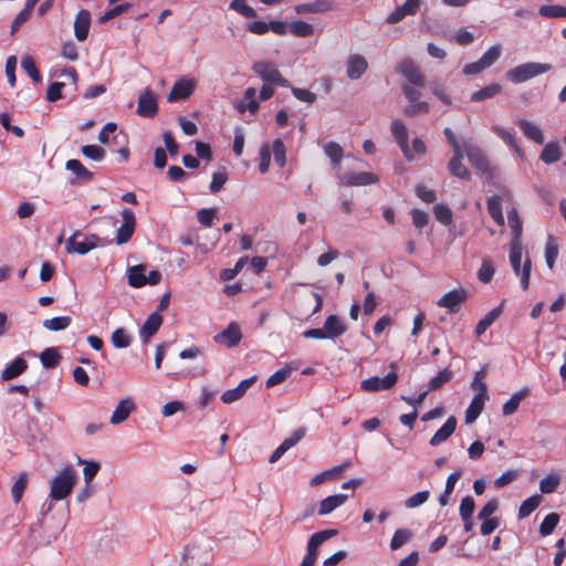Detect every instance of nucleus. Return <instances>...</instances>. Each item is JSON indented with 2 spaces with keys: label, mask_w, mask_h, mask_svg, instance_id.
I'll return each instance as SVG.
<instances>
[{
  "label": "nucleus",
  "mask_w": 566,
  "mask_h": 566,
  "mask_svg": "<svg viewBox=\"0 0 566 566\" xmlns=\"http://www.w3.org/2000/svg\"><path fill=\"white\" fill-rule=\"evenodd\" d=\"M77 472L75 469L67 464L55 472L49 481V496L42 504L41 514L46 516L53 511L56 502L66 500L77 483Z\"/></svg>",
  "instance_id": "f257e3e1"
},
{
  "label": "nucleus",
  "mask_w": 566,
  "mask_h": 566,
  "mask_svg": "<svg viewBox=\"0 0 566 566\" xmlns=\"http://www.w3.org/2000/svg\"><path fill=\"white\" fill-rule=\"evenodd\" d=\"M552 65L547 63L527 62L520 64L506 72V77L514 84L524 83L538 75L547 73Z\"/></svg>",
  "instance_id": "f03ea898"
},
{
  "label": "nucleus",
  "mask_w": 566,
  "mask_h": 566,
  "mask_svg": "<svg viewBox=\"0 0 566 566\" xmlns=\"http://www.w3.org/2000/svg\"><path fill=\"white\" fill-rule=\"evenodd\" d=\"M523 245L522 243L511 242L510 243V263L516 276L521 280L523 290H527L530 285V276L532 262L530 258H526L523 265L522 262Z\"/></svg>",
  "instance_id": "7ed1b4c3"
},
{
  "label": "nucleus",
  "mask_w": 566,
  "mask_h": 566,
  "mask_svg": "<svg viewBox=\"0 0 566 566\" xmlns=\"http://www.w3.org/2000/svg\"><path fill=\"white\" fill-rule=\"evenodd\" d=\"M98 237L85 234L81 231L74 232L65 242L67 253L86 254L97 247Z\"/></svg>",
  "instance_id": "20e7f679"
},
{
  "label": "nucleus",
  "mask_w": 566,
  "mask_h": 566,
  "mask_svg": "<svg viewBox=\"0 0 566 566\" xmlns=\"http://www.w3.org/2000/svg\"><path fill=\"white\" fill-rule=\"evenodd\" d=\"M252 70L269 84H276L283 87L289 86L287 80H285L276 65L271 62L260 61L253 64Z\"/></svg>",
  "instance_id": "39448f33"
},
{
  "label": "nucleus",
  "mask_w": 566,
  "mask_h": 566,
  "mask_svg": "<svg viewBox=\"0 0 566 566\" xmlns=\"http://www.w3.org/2000/svg\"><path fill=\"white\" fill-rule=\"evenodd\" d=\"M339 186L346 187H358L377 184L379 178L374 172L361 171V172H336Z\"/></svg>",
  "instance_id": "423d86ee"
},
{
  "label": "nucleus",
  "mask_w": 566,
  "mask_h": 566,
  "mask_svg": "<svg viewBox=\"0 0 566 566\" xmlns=\"http://www.w3.org/2000/svg\"><path fill=\"white\" fill-rule=\"evenodd\" d=\"M398 380L395 371L388 373L385 377L374 376L360 382V389L367 392L388 390L392 388Z\"/></svg>",
  "instance_id": "0eeeda50"
},
{
  "label": "nucleus",
  "mask_w": 566,
  "mask_h": 566,
  "mask_svg": "<svg viewBox=\"0 0 566 566\" xmlns=\"http://www.w3.org/2000/svg\"><path fill=\"white\" fill-rule=\"evenodd\" d=\"M468 298V292L463 287L454 289L446 293L438 302L439 307L446 308L450 314L458 313L462 303Z\"/></svg>",
  "instance_id": "6e6552de"
},
{
  "label": "nucleus",
  "mask_w": 566,
  "mask_h": 566,
  "mask_svg": "<svg viewBox=\"0 0 566 566\" xmlns=\"http://www.w3.org/2000/svg\"><path fill=\"white\" fill-rule=\"evenodd\" d=\"M399 72L406 80L416 87L424 86V75L420 67L412 60H403L397 66Z\"/></svg>",
  "instance_id": "1a4fd4ad"
},
{
  "label": "nucleus",
  "mask_w": 566,
  "mask_h": 566,
  "mask_svg": "<svg viewBox=\"0 0 566 566\" xmlns=\"http://www.w3.org/2000/svg\"><path fill=\"white\" fill-rule=\"evenodd\" d=\"M197 81L191 77L184 76L179 78L169 92L168 102H177L188 98L195 91Z\"/></svg>",
  "instance_id": "9d476101"
},
{
  "label": "nucleus",
  "mask_w": 566,
  "mask_h": 566,
  "mask_svg": "<svg viewBox=\"0 0 566 566\" xmlns=\"http://www.w3.org/2000/svg\"><path fill=\"white\" fill-rule=\"evenodd\" d=\"M463 153L467 155L470 164L478 170L482 172H488L490 170V164L484 155L483 150L469 142L463 143Z\"/></svg>",
  "instance_id": "9b49d317"
},
{
  "label": "nucleus",
  "mask_w": 566,
  "mask_h": 566,
  "mask_svg": "<svg viewBox=\"0 0 566 566\" xmlns=\"http://www.w3.org/2000/svg\"><path fill=\"white\" fill-rule=\"evenodd\" d=\"M123 223L118 228L116 233V242L117 244H124L128 242L135 231L136 228V218L134 212L130 209H123L122 212Z\"/></svg>",
  "instance_id": "f8f14e48"
},
{
  "label": "nucleus",
  "mask_w": 566,
  "mask_h": 566,
  "mask_svg": "<svg viewBox=\"0 0 566 566\" xmlns=\"http://www.w3.org/2000/svg\"><path fill=\"white\" fill-rule=\"evenodd\" d=\"M345 67L346 76L352 81H356L368 70V62L364 55L355 53L347 57Z\"/></svg>",
  "instance_id": "ddd939ff"
},
{
  "label": "nucleus",
  "mask_w": 566,
  "mask_h": 566,
  "mask_svg": "<svg viewBox=\"0 0 566 566\" xmlns=\"http://www.w3.org/2000/svg\"><path fill=\"white\" fill-rule=\"evenodd\" d=\"M422 0H406L401 6H398L387 18L388 24H396L403 20L407 15L417 13L421 6Z\"/></svg>",
  "instance_id": "4468645a"
},
{
  "label": "nucleus",
  "mask_w": 566,
  "mask_h": 566,
  "mask_svg": "<svg viewBox=\"0 0 566 566\" xmlns=\"http://www.w3.org/2000/svg\"><path fill=\"white\" fill-rule=\"evenodd\" d=\"M157 112V97L149 88H146L138 98L137 113L143 117L151 118Z\"/></svg>",
  "instance_id": "2eb2a0df"
},
{
  "label": "nucleus",
  "mask_w": 566,
  "mask_h": 566,
  "mask_svg": "<svg viewBox=\"0 0 566 566\" xmlns=\"http://www.w3.org/2000/svg\"><path fill=\"white\" fill-rule=\"evenodd\" d=\"M136 410V403L132 397L122 398L115 407L109 422L114 426L123 423Z\"/></svg>",
  "instance_id": "dca6fc26"
},
{
  "label": "nucleus",
  "mask_w": 566,
  "mask_h": 566,
  "mask_svg": "<svg viewBox=\"0 0 566 566\" xmlns=\"http://www.w3.org/2000/svg\"><path fill=\"white\" fill-rule=\"evenodd\" d=\"M390 132L391 135L394 136V139L401 149L405 158H410L411 154L409 151L407 126L401 120L395 119L391 122Z\"/></svg>",
  "instance_id": "f3484780"
},
{
  "label": "nucleus",
  "mask_w": 566,
  "mask_h": 566,
  "mask_svg": "<svg viewBox=\"0 0 566 566\" xmlns=\"http://www.w3.org/2000/svg\"><path fill=\"white\" fill-rule=\"evenodd\" d=\"M241 338L242 334L239 325L237 323H230L224 331L214 335L213 340L227 347H234L240 343Z\"/></svg>",
  "instance_id": "a211bd4d"
},
{
  "label": "nucleus",
  "mask_w": 566,
  "mask_h": 566,
  "mask_svg": "<svg viewBox=\"0 0 566 566\" xmlns=\"http://www.w3.org/2000/svg\"><path fill=\"white\" fill-rule=\"evenodd\" d=\"M163 324V317L158 312L150 314L139 329V337L144 344L149 343L150 338L158 332Z\"/></svg>",
  "instance_id": "6ab92c4d"
},
{
  "label": "nucleus",
  "mask_w": 566,
  "mask_h": 566,
  "mask_svg": "<svg viewBox=\"0 0 566 566\" xmlns=\"http://www.w3.org/2000/svg\"><path fill=\"white\" fill-rule=\"evenodd\" d=\"M254 381H255V377L253 376V377L243 379L237 387L226 390L221 395L222 402L230 405V403H233V402L240 400L245 395V392L248 391V389L252 386V384Z\"/></svg>",
  "instance_id": "aec40b11"
},
{
  "label": "nucleus",
  "mask_w": 566,
  "mask_h": 566,
  "mask_svg": "<svg viewBox=\"0 0 566 566\" xmlns=\"http://www.w3.org/2000/svg\"><path fill=\"white\" fill-rule=\"evenodd\" d=\"M464 153L463 149L453 150V156L448 164L449 171L457 178L469 180L471 177L470 171L463 165Z\"/></svg>",
  "instance_id": "412c9836"
},
{
  "label": "nucleus",
  "mask_w": 566,
  "mask_h": 566,
  "mask_svg": "<svg viewBox=\"0 0 566 566\" xmlns=\"http://www.w3.org/2000/svg\"><path fill=\"white\" fill-rule=\"evenodd\" d=\"M334 8L332 0H315L308 3H300L294 7L297 14L324 13Z\"/></svg>",
  "instance_id": "4be33fe9"
},
{
  "label": "nucleus",
  "mask_w": 566,
  "mask_h": 566,
  "mask_svg": "<svg viewBox=\"0 0 566 566\" xmlns=\"http://www.w3.org/2000/svg\"><path fill=\"white\" fill-rule=\"evenodd\" d=\"M336 534H337L336 530H324V531L314 533L308 539L307 552L305 555L316 558L318 547L327 539L334 537Z\"/></svg>",
  "instance_id": "5701e85b"
},
{
  "label": "nucleus",
  "mask_w": 566,
  "mask_h": 566,
  "mask_svg": "<svg viewBox=\"0 0 566 566\" xmlns=\"http://www.w3.org/2000/svg\"><path fill=\"white\" fill-rule=\"evenodd\" d=\"M91 27V13L87 10H80L74 21V34L78 41L86 40Z\"/></svg>",
  "instance_id": "b1692460"
},
{
  "label": "nucleus",
  "mask_w": 566,
  "mask_h": 566,
  "mask_svg": "<svg viewBox=\"0 0 566 566\" xmlns=\"http://www.w3.org/2000/svg\"><path fill=\"white\" fill-rule=\"evenodd\" d=\"M517 125L528 139L539 145L544 143V134L538 125L523 118L517 120Z\"/></svg>",
  "instance_id": "393cba45"
},
{
  "label": "nucleus",
  "mask_w": 566,
  "mask_h": 566,
  "mask_svg": "<svg viewBox=\"0 0 566 566\" xmlns=\"http://www.w3.org/2000/svg\"><path fill=\"white\" fill-rule=\"evenodd\" d=\"M323 326L328 338H336L347 331L346 323L337 315H329Z\"/></svg>",
  "instance_id": "a878e982"
},
{
  "label": "nucleus",
  "mask_w": 566,
  "mask_h": 566,
  "mask_svg": "<svg viewBox=\"0 0 566 566\" xmlns=\"http://www.w3.org/2000/svg\"><path fill=\"white\" fill-rule=\"evenodd\" d=\"M256 90L254 87H248L244 91L242 101L238 102L235 107L239 113L250 112L254 114L259 109V102L255 98Z\"/></svg>",
  "instance_id": "bb28decb"
},
{
  "label": "nucleus",
  "mask_w": 566,
  "mask_h": 566,
  "mask_svg": "<svg viewBox=\"0 0 566 566\" xmlns=\"http://www.w3.org/2000/svg\"><path fill=\"white\" fill-rule=\"evenodd\" d=\"M455 428L457 419L454 417H449L443 426L432 436L430 444L432 447L441 444L454 432Z\"/></svg>",
  "instance_id": "cd10ccee"
},
{
  "label": "nucleus",
  "mask_w": 566,
  "mask_h": 566,
  "mask_svg": "<svg viewBox=\"0 0 566 566\" xmlns=\"http://www.w3.org/2000/svg\"><path fill=\"white\" fill-rule=\"evenodd\" d=\"M348 499V495L346 494H334L325 497L321 501L319 507H318V514L319 515H327L332 513L337 507L342 506Z\"/></svg>",
  "instance_id": "c85d7f7f"
},
{
  "label": "nucleus",
  "mask_w": 566,
  "mask_h": 566,
  "mask_svg": "<svg viewBox=\"0 0 566 566\" xmlns=\"http://www.w3.org/2000/svg\"><path fill=\"white\" fill-rule=\"evenodd\" d=\"M491 130L499 137L502 139L503 143H505L509 147H511L512 149H514L516 151V154L520 156V157H523L524 156V151L522 150V148L517 145L516 143V139H515V136L512 132L501 127L500 125H492L491 126Z\"/></svg>",
  "instance_id": "c756f323"
},
{
  "label": "nucleus",
  "mask_w": 566,
  "mask_h": 566,
  "mask_svg": "<svg viewBox=\"0 0 566 566\" xmlns=\"http://www.w3.org/2000/svg\"><path fill=\"white\" fill-rule=\"evenodd\" d=\"M28 367L27 361L22 357H17L10 365H8L2 374L1 379L4 381L11 380L21 375Z\"/></svg>",
  "instance_id": "7c9ffc66"
},
{
  "label": "nucleus",
  "mask_w": 566,
  "mask_h": 566,
  "mask_svg": "<svg viewBox=\"0 0 566 566\" xmlns=\"http://www.w3.org/2000/svg\"><path fill=\"white\" fill-rule=\"evenodd\" d=\"M324 153L331 159L333 168L338 172L344 156L343 148L335 142H328L324 145Z\"/></svg>",
  "instance_id": "2f4dec72"
},
{
  "label": "nucleus",
  "mask_w": 566,
  "mask_h": 566,
  "mask_svg": "<svg viewBox=\"0 0 566 566\" xmlns=\"http://www.w3.org/2000/svg\"><path fill=\"white\" fill-rule=\"evenodd\" d=\"M528 388H523L516 392H514L511 398L503 405L502 412L504 416L513 415L522 400L528 395Z\"/></svg>",
  "instance_id": "473e14b6"
},
{
  "label": "nucleus",
  "mask_w": 566,
  "mask_h": 566,
  "mask_svg": "<svg viewBox=\"0 0 566 566\" xmlns=\"http://www.w3.org/2000/svg\"><path fill=\"white\" fill-rule=\"evenodd\" d=\"M502 307H495L482 317L475 326V335L480 337L500 317Z\"/></svg>",
  "instance_id": "72a5a7b5"
},
{
  "label": "nucleus",
  "mask_w": 566,
  "mask_h": 566,
  "mask_svg": "<svg viewBox=\"0 0 566 566\" xmlns=\"http://www.w3.org/2000/svg\"><path fill=\"white\" fill-rule=\"evenodd\" d=\"M545 164H554L560 159V146L557 142L547 143L539 156Z\"/></svg>",
  "instance_id": "f704fd0d"
},
{
  "label": "nucleus",
  "mask_w": 566,
  "mask_h": 566,
  "mask_svg": "<svg viewBox=\"0 0 566 566\" xmlns=\"http://www.w3.org/2000/svg\"><path fill=\"white\" fill-rule=\"evenodd\" d=\"M501 91H502V86L500 84L493 83V84L486 85L483 88L474 92L471 95V101L479 103V102H483L485 99H491V98L495 97L496 95H499L501 93Z\"/></svg>",
  "instance_id": "c9c22d12"
},
{
  "label": "nucleus",
  "mask_w": 566,
  "mask_h": 566,
  "mask_svg": "<svg viewBox=\"0 0 566 566\" xmlns=\"http://www.w3.org/2000/svg\"><path fill=\"white\" fill-rule=\"evenodd\" d=\"M507 223L512 230V241L516 243H522L521 237H522V221L518 217V212L515 208H512L507 211Z\"/></svg>",
  "instance_id": "e433bc0d"
},
{
  "label": "nucleus",
  "mask_w": 566,
  "mask_h": 566,
  "mask_svg": "<svg viewBox=\"0 0 566 566\" xmlns=\"http://www.w3.org/2000/svg\"><path fill=\"white\" fill-rule=\"evenodd\" d=\"M65 168L74 174L78 180L86 181L91 180L93 177V174L77 159L67 160Z\"/></svg>",
  "instance_id": "4c0bfd02"
},
{
  "label": "nucleus",
  "mask_w": 566,
  "mask_h": 566,
  "mask_svg": "<svg viewBox=\"0 0 566 566\" xmlns=\"http://www.w3.org/2000/svg\"><path fill=\"white\" fill-rule=\"evenodd\" d=\"M488 211L491 218L501 227L504 226L505 220L502 213V203L501 198L497 196H493L488 199Z\"/></svg>",
  "instance_id": "58836bf2"
},
{
  "label": "nucleus",
  "mask_w": 566,
  "mask_h": 566,
  "mask_svg": "<svg viewBox=\"0 0 566 566\" xmlns=\"http://www.w3.org/2000/svg\"><path fill=\"white\" fill-rule=\"evenodd\" d=\"M488 400V398H482L474 396L470 406L468 407L465 411V422L472 423L476 420V418L480 416V413L483 410L484 403Z\"/></svg>",
  "instance_id": "ea45409f"
},
{
  "label": "nucleus",
  "mask_w": 566,
  "mask_h": 566,
  "mask_svg": "<svg viewBox=\"0 0 566 566\" xmlns=\"http://www.w3.org/2000/svg\"><path fill=\"white\" fill-rule=\"evenodd\" d=\"M144 272L145 266L142 264L129 268L127 275L128 284L133 287H142L146 285V275Z\"/></svg>",
  "instance_id": "a19ab883"
},
{
  "label": "nucleus",
  "mask_w": 566,
  "mask_h": 566,
  "mask_svg": "<svg viewBox=\"0 0 566 566\" xmlns=\"http://www.w3.org/2000/svg\"><path fill=\"white\" fill-rule=\"evenodd\" d=\"M542 503L541 495H533L524 500L518 509V518L523 520L530 516Z\"/></svg>",
  "instance_id": "79ce46f5"
},
{
  "label": "nucleus",
  "mask_w": 566,
  "mask_h": 566,
  "mask_svg": "<svg viewBox=\"0 0 566 566\" xmlns=\"http://www.w3.org/2000/svg\"><path fill=\"white\" fill-rule=\"evenodd\" d=\"M559 253L558 244L553 235H548L545 244V261L552 270Z\"/></svg>",
  "instance_id": "37998d69"
},
{
  "label": "nucleus",
  "mask_w": 566,
  "mask_h": 566,
  "mask_svg": "<svg viewBox=\"0 0 566 566\" xmlns=\"http://www.w3.org/2000/svg\"><path fill=\"white\" fill-rule=\"evenodd\" d=\"M290 32L300 38L311 36L314 33V28L312 24L303 21L295 20L289 24Z\"/></svg>",
  "instance_id": "c03bdc74"
},
{
  "label": "nucleus",
  "mask_w": 566,
  "mask_h": 566,
  "mask_svg": "<svg viewBox=\"0 0 566 566\" xmlns=\"http://www.w3.org/2000/svg\"><path fill=\"white\" fill-rule=\"evenodd\" d=\"M72 318L70 316H57L45 319L43 326L52 332H59L67 328L71 325Z\"/></svg>",
  "instance_id": "a18cd8bd"
},
{
  "label": "nucleus",
  "mask_w": 566,
  "mask_h": 566,
  "mask_svg": "<svg viewBox=\"0 0 566 566\" xmlns=\"http://www.w3.org/2000/svg\"><path fill=\"white\" fill-rule=\"evenodd\" d=\"M111 342L115 348H127L132 344V337L124 328H117L112 333Z\"/></svg>",
  "instance_id": "49530a36"
},
{
  "label": "nucleus",
  "mask_w": 566,
  "mask_h": 566,
  "mask_svg": "<svg viewBox=\"0 0 566 566\" xmlns=\"http://www.w3.org/2000/svg\"><path fill=\"white\" fill-rule=\"evenodd\" d=\"M538 13L545 18H564L566 17V7L559 4H545L539 8Z\"/></svg>",
  "instance_id": "de8ad7c7"
},
{
  "label": "nucleus",
  "mask_w": 566,
  "mask_h": 566,
  "mask_svg": "<svg viewBox=\"0 0 566 566\" xmlns=\"http://www.w3.org/2000/svg\"><path fill=\"white\" fill-rule=\"evenodd\" d=\"M502 46L500 44H494L489 48L480 57V61L484 65L485 69L493 65L501 56Z\"/></svg>",
  "instance_id": "09e8293b"
},
{
  "label": "nucleus",
  "mask_w": 566,
  "mask_h": 566,
  "mask_svg": "<svg viewBox=\"0 0 566 566\" xmlns=\"http://www.w3.org/2000/svg\"><path fill=\"white\" fill-rule=\"evenodd\" d=\"M560 478L557 473H549L539 482V490L544 494L553 493L559 485Z\"/></svg>",
  "instance_id": "8fccbe9b"
},
{
  "label": "nucleus",
  "mask_w": 566,
  "mask_h": 566,
  "mask_svg": "<svg viewBox=\"0 0 566 566\" xmlns=\"http://www.w3.org/2000/svg\"><path fill=\"white\" fill-rule=\"evenodd\" d=\"M559 522V515L557 513L547 514L539 525V533L542 536H548L553 533Z\"/></svg>",
  "instance_id": "3c124183"
},
{
  "label": "nucleus",
  "mask_w": 566,
  "mask_h": 566,
  "mask_svg": "<svg viewBox=\"0 0 566 566\" xmlns=\"http://www.w3.org/2000/svg\"><path fill=\"white\" fill-rule=\"evenodd\" d=\"M28 485V475L25 473H21L15 482L12 485L11 489V495L15 503H19L22 499V495L27 489Z\"/></svg>",
  "instance_id": "603ef678"
},
{
  "label": "nucleus",
  "mask_w": 566,
  "mask_h": 566,
  "mask_svg": "<svg viewBox=\"0 0 566 566\" xmlns=\"http://www.w3.org/2000/svg\"><path fill=\"white\" fill-rule=\"evenodd\" d=\"M459 478H460V472L459 471L452 472L448 476L447 482H446L444 492L439 497V503H440L441 506H446L448 504L449 496L453 492L455 483L458 482Z\"/></svg>",
  "instance_id": "864d4df0"
},
{
  "label": "nucleus",
  "mask_w": 566,
  "mask_h": 566,
  "mask_svg": "<svg viewBox=\"0 0 566 566\" xmlns=\"http://www.w3.org/2000/svg\"><path fill=\"white\" fill-rule=\"evenodd\" d=\"M271 150L273 151L276 165L280 168H283L286 163V148L283 142L280 138H276L271 146Z\"/></svg>",
  "instance_id": "5fc2aeb1"
},
{
  "label": "nucleus",
  "mask_w": 566,
  "mask_h": 566,
  "mask_svg": "<svg viewBox=\"0 0 566 566\" xmlns=\"http://www.w3.org/2000/svg\"><path fill=\"white\" fill-rule=\"evenodd\" d=\"M78 463L85 464L83 469L84 483H92L101 469V464L96 461H84L81 458H78Z\"/></svg>",
  "instance_id": "6e6d98bb"
},
{
  "label": "nucleus",
  "mask_w": 566,
  "mask_h": 566,
  "mask_svg": "<svg viewBox=\"0 0 566 566\" xmlns=\"http://www.w3.org/2000/svg\"><path fill=\"white\" fill-rule=\"evenodd\" d=\"M292 371H293V368L290 366H284L283 368L276 370L274 374H272L268 378L266 387L271 388V387L282 384L290 377Z\"/></svg>",
  "instance_id": "4d7b16f0"
},
{
  "label": "nucleus",
  "mask_w": 566,
  "mask_h": 566,
  "mask_svg": "<svg viewBox=\"0 0 566 566\" xmlns=\"http://www.w3.org/2000/svg\"><path fill=\"white\" fill-rule=\"evenodd\" d=\"M452 378V371L448 368L441 370L436 377L428 382V391H433L442 387Z\"/></svg>",
  "instance_id": "13d9d810"
},
{
  "label": "nucleus",
  "mask_w": 566,
  "mask_h": 566,
  "mask_svg": "<svg viewBox=\"0 0 566 566\" xmlns=\"http://www.w3.org/2000/svg\"><path fill=\"white\" fill-rule=\"evenodd\" d=\"M433 213L436 219L444 226H449L452 222V211L447 205H436L433 207Z\"/></svg>",
  "instance_id": "bf43d9fd"
},
{
  "label": "nucleus",
  "mask_w": 566,
  "mask_h": 566,
  "mask_svg": "<svg viewBox=\"0 0 566 566\" xmlns=\"http://www.w3.org/2000/svg\"><path fill=\"white\" fill-rule=\"evenodd\" d=\"M411 532L407 528L397 530L390 541V548L392 551L399 549L411 538Z\"/></svg>",
  "instance_id": "052dcab7"
},
{
  "label": "nucleus",
  "mask_w": 566,
  "mask_h": 566,
  "mask_svg": "<svg viewBox=\"0 0 566 566\" xmlns=\"http://www.w3.org/2000/svg\"><path fill=\"white\" fill-rule=\"evenodd\" d=\"M81 151L84 157L94 161H102L105 158V150L97 145H85Z\"/></svg>",
  "instance_id": "680f3d73"
},
{
  "label": "nucleus",
  "mask_w": 566,
  "mask_h": 566,
  "mask_svg": "<svg viewBox=\"0 0 566 566\" xmlns=\"http://www.w3.org/2000/svg\"><path fill=\"white\" fill-rule=\"evenodd\" d=\"M21 66L23 71L34 81L40 82L41 75L38 67L30 55H24L21 60Z\"/></svg>",
  "instance_id": "e2e57ef3"
},
{
  "label": "nucleus",
  "mask_w": 566,
  "mask_h": 566,
  "mask_svg": "<svg viewBox=\"0 0 566 566\" xmlns=\"http://www.w3.org/2000/svg\"><path fill=\"white\" fill-rule=\"evenodd\" d=\"M484 376H485L484 370L476 371L474 375L473 381L471 384V387L473 390L476 391L475 396L482 397V398H489L486 385L483 381Z\"/></svg>",
  "instance_id": "0e129e2a"
},
{
  "label": "nucleus",
  "mask_w": 566,
  "mask_h": 566,
  "mask_svg": "<svg viewBox=\"0 0 566 566\" xmlns=\"http://www.w3.org/2000/svg\"><path fill=\"white\" fill-rule=\"evenodd\" d=\"M429 496L430 492L427 490L417 492L405 501V506L407 509L419 507L428 501Z\"/></svg>",
  "instance_id": "69168bd1"
},
{
  "label": "nucleus",
  "mask_w": 566,
  "mask_h": 566,
  "mask_svg": "<svg viewBox=\"0 0 566 566\" xmlns=\"http://www.w3.org/2000/svg\"><path fill=\"white\" fill-rule=\"evenodd\" d=\"M494 272H495V269H494L493 264L491 263V261L483 260L482 264L478 271V279L480 282L486 284V283L491 282V280L494 275Z\"/></svg>",
  "instance_id": "338daca9"
},
{
  "label": "nucleus",
  "mask_w": 566,
  "mask_h": 566,
  "mask_svg": "<svg viewBox=\"0 0 566 566\" xmlns=\"http://www.w3.org/2000/svg\"><path fill=\"white\" fill-rule=\"evenodd\" d=\"M230 9L237 11L244 18L256 17L255 10L252 7L245 4V0H232L230 3Z\"/></svg>",
  "instance_id": "774afa93"
}]
</instances>
